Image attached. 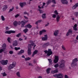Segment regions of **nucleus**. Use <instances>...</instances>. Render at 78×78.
I'll use <instances>...</instances> for the list:
<instances>
[{"label": "nucleus", "instance_id": "obj_1", "mask_svg": "<svg viewBox=\"0 0 78 78\" xmlns=\"http://www.w3.org/2000/svg\"><path fill=\"white\" fill-rule=\"evenodd\" d=\"M76 62H78V59L76 58L73 60V62L71 64L72 67H74L75 66H76Z\"/></svg>", "mask_w": 78, "mask_h": 78}, {"label": "nucleus", "instance_id": "obj_2", "mask_svg": "<svg viewBox=\"0 0 78 78\" xmlns=\"http://www.w3.org/2000/svg\"><path fill=\"white\" fill-rule=\"evenodd\" d=\"M44 51L45 53H47V56H50V55H52L53 53V52H52V51H51V50L50 49H48V51L45 50Z\"/></svg>", "mask_w": 78, "mask_h": 78}, {"label": "nucleus", "instance_id": "obj_3", "mask_svg": "<svg viewBox=\"0 0 78 78\" xmlns=\"http://www.w3.org/2000/svg\"><path fill=\"white\" fill-rule=\"evenodd\" d=\"M16 62H13L12 64L10 65L8 67V69L9 70L12 69H13L14 67H15L16 66Z\"/></svg>", "mask_w": 78, "mask_h": 78}, {"label": "nucleus", "instance_id": "obj_4", "mask_svg": "<svg viewBox=\"0 0 78 78\" xmlns=\"http://www.w3.org/2000/svg\"><path fill=\"white\" fill-rule=\"evenodd\" d=\"M31 44H29L28 45V49L27 50V53L28 55H30L31 54Z\"/></svg>", "mask_w": 78, "mask_h": 78}, {"label": "nucleus", "instance_id": "obj_5", "mask_svg": "<svg viewBox=\"0 0 78 78\" xmlns=\"http://www.w3.org/2000/svg\"><path fill=\"white\" fill-rule=\"evenodd\" d=\"M28 22V20H25L24 21H22L21 22V27L22 28H23L24 27V25H25V23H27V22Z\"/></svg>", "mask_w": 78, "mask_h": 78}, {"label": "nucleus", "instance_id": "obj_6", "mask_svg": "<svg viewBox=\"0 0 78 78\" xmlns=\"http://www.w3.org/2000/svg\"><path fill=\"white\" fill-rule=\"evenodd\" d=\"M58 61H59V57L56 55L55 56L54 62L55 64H56V63L58 62Z\"/></svg>", "mask_w": 78, "mask_h": 78}, {"label": "nucleus", "instance_id": "obj_7", "mask_svg": "<svg viewBox=\"0 0 78 78\" xmlns=\"http://www.w3.org/2000/svg\"><path fill=\"white\" fill-rule=\"evenodd\" d=\"M16 33V31L12 30H7L5 32V34H9L11 33Z\"/></svg>", "mask_w": 78, "mask_h": 78}, {"label": "nucleus", "instance_id": "obj_8", "mask_svg": "<svg viewBox=\"0 0 78 78\" xmlns=\"http://www.w3.org/2000/svg\"><path fill=\"white\" fill-rule=\"evenodd\" d=\"M18 45V42L16 40L14 41H13V43H12V45L13 47H16Z\"/></svg>", "mask_w": 78, "mask_h": 78}, {"label": "nucleus", "instance_id": "obj_9", "mask_svg": "<svg viewBox=\"0 0 78 78\" xmlns=\"http://www.w3.org/2000/svg\"><path fill=\"white\" fill-rule=\"evenodd\" d=\"M1 63L2 65H6L8 64V60H2L1 61Z\"/></svg>", "mask_w": 78, "mask_h": 78}, {"label": "nucleus", "instance_id": "obj_10", "mask_svg": "<svg viewBox=\"0 0 78 78\" xmlns=\"http://www.w3.org/2000/svg\"><path fill=\"white\" fill-rule=\"evenodd\" d=\"M73 31H72V30L70 29H69L68 31L67 32V34H66V36H68L69 35H70V34H72V33Z\"/></svg>", "mask_w": 78, "mask_h": 78}, {"label": "nucleus", "instance_id": "obj_11", "mask_svg": "<svg viewBox=\"0 0 78 78\" xmlns=\"http://www.w3.org/2000/svg\"><path fill=\"white\" fill-rule=\"evenodd\" d=\"M20 5L21 8H23L24 6L26 5V2H20Z\"/></svg>", "mask_w": 78, "mask_h": 78}, {"label": "nucleus", "instance_id": "obj_12", "mask_svg": "<svg viewBox=\"0 0 78 78\" xmlns=\"http://www.w3.org/2000/svg\"><path fill=\"white\" fill-rule=\"evenodd\" d=\"M25 52V51L23 49H21L20 51L18 53V54L19 55H22V53Z\"/></svg>", "mask_w": 78, "mask_h": 78}, {"label": "nucleus", "instance_id": "obj_13", "mask_svg": "<svg viewBox=\"0 0 78 78\" xmlns=\"http://www.w3.org/2000/svg\"><path fill=\"white\" fill-rule=\"evenodd\" d=\"M38 53V51L37 50H35L33 52V54L32 55V57H34V56L35 55H36L37 53Z\"/></svg>", "mask_w": 78, "mask_h": 78}, {"label": "nucleus", "instance_id": "obj_14", "mask_svg": "<svg viewBox=\"0 0 78 78\" xmlns=\"http://www.w3.org/2000/svg\"><path fill=\"white\" fill-rule=\"evenodd\" d=\"M78 6V3H76L74 5L73 7H72V8L73 9H76V8H77Z\"/></svg>", "mask_w": 78, "mask_h": 78}, {"label": "nucleus", "instance_id": "obj_15", "mask_svg": "<svg viewBox=\"0 0 78 78\" xmlns=\"http://www.w3.org/2000/svg\"><path fill=\"white\" fill-rule=\"evenodd\" d=\"M61 1L62 4H64V5L65 4H68V2L67 1V0H61Z\"/></svg>", "mask_w": 78, "mask_h": 78}, {"label": "nucleus", "instance_id": "obj_16", "mask_svg": "<svg viewBox=\"0 0 78 78\" xmlns=\"http://www.w3.org/2000/svg\"><path fill=\"white\" fill-rule=\"evenodd\" d=\"M59 33V31L58 30H55L54 33V35L55 36H57V35Z\"/></svg>", "mask_w": 78, "mask_h": 78}, {"label": "nucleus", "instance_id": "obj_17", "mask_svg": "<svg viewBox=\"0 0 78 78\" xmlns=\"http://www.w3.org/2000/svg\"><path fill=\"white\" fill-rule=\"evenodd\" d=\"M64 66H65L64 64L61 63L59 65V68H61V69H63L64 67Z\"/></svg>", "mask_w": 78, "mask_h": 78}, {"label": "nucleus", "instance_id": "obj_18", "mask_svg": "<svg viewBox=\"0 0 78 78\" xmlns=\"http://www.w3.org/2000/svg\"><path fill=\"white\" fill-rule=\"evenodd\" d=\"M13 25L14 27H17L18 25V22L15 21L13 22Z\"/></svg>", "mask_w": 78, "mask_h": 78}, {"label": "nucleus", "instance_id": "obj_19", "mask_svg": "<svg viewBox=\"0 0 78 78\" xmlns=\"http://www.w3.org/2000/svg\"><path fill=\"white\" fill-rule=\"evenodd\" d=\"M31 27H32V26L30 24H28L25 26V28H31Z\"/></svg>", "mask_w": 78, "mask_h": 78}, {"label": "nucleus", "instance_id": "obj_20", "mask_svg": "<svg viewBox=\"0 0 78 78\" xmlns=\"http://www.w3.org/2000/svg\"><path fill=\"white\" fill-rule=\"evenodd\" d=\"M57 72H58V71L56 69L51 71V73H52V74H54V73H57Z\"/></svg>", "mask_w": 78, "mask_h": 78}, {"label": "nucleus", "instance_id": "obj_21", "mask_svg": "<svg viewBox=\"0 0 78 78\" xmlns=\"http://www.w3.org/2000/svg\"><path fill=\"white\" fill-rule=\"evenodd\" d=\"M51 68H48L46 69V73L48 74L50 73V70H51Z\"/></svg>", "mask_w": 78, "mask_h": 78}, {"label": "nucleus", "instance_id": "obj_22", "mask_svg": "<svg viewBox=\"0 0 78 78\" xmlns=\"http://www.w3.org/2000/svg\"><path fill=\"white\" fill-rule=\"evenodd\" d=\"M2 47L3 50H5L6 47V45L5 44H3L2 46Z\"/></svg>", "mask_w": 78, "mask_h": 78}, {"label": "nucleus", "instance_id": "obj_23", "mask_svg": "<svg viewBox=\"0 0 78 78\" xmlns=\"http://www.w3.org/2000/svg\"><path fill=\"white\" fill-rule=\"evenodd\" d=\"M7 8H8V6H7V5H4L3 6V10H6V9H7Z\"/></svg>", "mask_w": 78, "mask_h": 78}, {"label": "nucleus", "instance_id": "obj_24", "mask_svg": "<svg viewBox=\"0 0 78 78\" xmlns=\"http://www.w3.org/2000/svg\"><path fill=\"white\" fill-rule=\"evenodd\" d=\"M60 17L59 16V15L57 16V17L56 18V20L57 22H59V19H60Z\"/></svg>", "mask_w": 78, "mask_h": 78}, {"label": "nucleus", "instance_id": "obj_25", "mask_svg": "<svg viewBox=\"0 0 78 78\" xmlns=\"http://www.w3.org/2000/svg\"><path fill=\"white\" fill-rule=\"evenodd\" d=\"M51 3V0H48V1L46 2V4L47 5H48L50 4V3Z\"/></svg>", "mask_w": 78, "mask_h": 78}, {"label": "nucleus", "instance_id": "obj_26", "mask_svg": "<svg viewBox=\"0 0 78 78\" xmlns=\"http://www.w3.org/2000/svg\"><path fill=\"white\" fill-rule=\"evenodd\" d=\"M28 29L27 28H25L23 30V32H24V33H27V32H28Z\"/></svg>", "mask_w": 78, "mask_h": 78}, {"label": "nucleus", "instance_id": "obj_27", "mask_svg": "<svg viewBox=\"0 0 78 78\" xmlns=\"http://www.w3.org/2000/svg\"><path fill=\"white\" fill-rule=\"evenodd\" d=\"M42 22V20H38V21H37L35 23V24H36V25L38 24V23H41Z\"/></svg>", "mask_w": 78, "mask_h": 78}, {"label": "nucleus", "instance_id": "obj_28", "mask_svg": "<svg viewBox=\"0 0 78 78\" xmlns=\"http://www.w3.org/2000/svg\"><path fill=\"white\" fill-rule=\"evenodd\" d=\"M48 60L49 61L50 64H51V65H52V64H53V63H52V61H51V59H48Z\"/></svg>", "mask_w": 78, "mask_h": 78}, {"label": "nucleus", "instance_id": "obj_29", "mask_svg": "<svg viewBox=\"0 0 78 78\" xmlns=\"http://www.w3.org/2000/svg\"><path fill=\"white\" fill-rule=\"evenodd\" d=\"M48 39V38H47L46 37H43L42 38V41H47Z\"/></svg>", "mask_w": 78, "mask_h": 78}, {"label": "nucleus", "instance_id": "obj_30", "mask_svg": "<svg viewBox=\"0 0 78 78\" xmlns=\"http://www.w3.org/2000/svg\"><path fill=\"white\" fill-rule=\"evenodd\" d=\"M46 16V14L45 13H44L42 15V17L43 19L46 18V16Z\"/></svg>", "mask_w": 78, "mask_h": 78}, {"label": "nucleus", "instance_id": "obj_31", "mask_svg": "<svg viewBox=\"0 0 78 78\" xmlns=\"http://www.w3.org/2000/svg\"><path fill=\"white\" fill-rule=\"evenodd\" d=\"M1 19L2 20V21H4V20H5V17L3 15L1 16Z\"/></svg>", "mask_w": 78, "mask_h": 78}, {"label": "nucleus", "instance_id": "obj_32", "mask_svg": "<svg viewBox=\"0 0 78 78\" xmlns=\"http://www.w3.org/2000/svg\"><path fill=\"white\" fill-rule=\"evenodd\" d=\"M60 62L61 64H64L65 63V61H64V60L62 59L60 61Z\"/></svg>", "mask_w": 78, "mask_h": 78}, {"label": "nucleus", "instance_id": "obj_33", "mask_svg": "<svg viewBox=\"0 0 78 78\" xmlns=\"http://www.w3.org/2000/svg\"><path fill=\"white\" fill-rule=\"evenodd\" d=\"M15 49V50H16V51H17V50H20V47H15L14 48Z\"/></svg>", "mask_w": 78, "mask_h": 78}, {"label": "nucleus", "instance_id": "obj_34", "mask_svg": "<svg viewBox=\"0 0 78 78\" xmlns=\"http://www.w3.org/2000/svg\"><path fill=\"white\" fill-rule=\"evenodd\" d=\"M2 75H3V76H6L7 75L5 72H4L3 73H2Z\"/></svg>", "mask_w": 78, "mask_h": 78}, {"label": "nucleus", "instance_id": "obj_35", "mask_svg": "<svg viewBox=\"0 0 78 78\" xmlns=\"http://www.w3.org/2000/svg\"><path fill=\"white\" fill-rule=\"evenodd\" d=\"M14 7L12 6V9H10L9 11V12H11V11H12L14 10Z\"/></svg>", "mask_w": 78, "mask_h": 78}, {"label": "nucleus", "instance_id": "obj_36", "mask_svg": "<svg viewBox=\"0 0 78 78\" xmlns=\"http://www.w3.org/2000/svg\"><path fill=\"white\" fill-rule=\"evenodd\" d=\"M58 66L59 64H58V63H57L54 65V67H55V68H57V67H58Z\"/></svg>", "mask_w": 78, "mask_h": 78}, {"label": "nucleus", "instance_id": "obj_37", "mask_svg": "<svg viewBox=\"0 0 78 78\" xmlns=\"http://www.w3.org/2000/svg\"><path fill=\"white\" fill-rule=\"evenodd\" d=\"M30 59H31V58L30 57H27L25 58V60L26 61H30Z\"/></svg>", "mask_w": 78, "mask_h": 78}, {"label": "nucleus", "instance_id": "obj_38", "mask_svg": "<svg viewBox=\"0 0 78 78\" xmlns=\"http://www.w3.org/2000/svg\"><path fill=\"white\" fill-rule=\"evenodd\" d=\"M21 35V33H19L18 34H17L16 36V37H19L20 36V35Z\"/></svg>", "mask_w": 78, "mask_h": 78}, {"label": "nucleus", "instance_id": "obj_39", "mask_svg": "<svg viewBox=\"0 0 78 78\" xmlns=\"http://www.w3.org/2000/svg\"><path fill=\"white\" fill-rule=\"evenodd\" d=\"M16 75L18 77H20V73L19 72H18L16 73Z\"/></svg>", "mask_w": 78, "mask_h": 78}, {"label": "nucleus", "instance_id": "obj_40", "mask_svg": "<svg viewBox=\"0 0 78 78\" xmlns=\"http://www.w3.org/2000/svg\"><path fill=\"white\" fill-rule=\"evenodd\" d=\"M5 51V50L3 49H1L0 50V53H2V52L3 51Z\"/></svg>", "mask_w": 78, "mask_h": 78}, {"label": "nucleus", "instance_id": "obj_41", "mask_svg": "<svg viewBox=\"0 0 78 78\" xmlns=\"http://www.w3.org/2000/svg\"><path fill=\"white\" fill-rule=\"evenodd\" d=\"M51 2H52V3H54V4H56V3L55 0H52V1H51Z\"/></svg>", "mask_w": 78, "mask_h": 78}, {"label": "nucleus", "instance_id": "obj_42", "mask_svg": "<svg viewBox=\"0 0 78 78\" xmlns=\"http://www.w3.org/2000/svg\"><path fill=\"white\" fill-rule=\"evenodd\" d=\"M10 39H11V38H10L9 37H8L7 39V41L9 43H11V41H10Z\"/></svg>", "mask_w": 78, "mask_h": 78}, {"label": "nucleus", "instance_id": "obj_43", "mask_svg": "<svg viewBox=\"0 0 78 78\" xmlns=\"http://www.w3.org/2000/svg\"><path fill=\"white\" fill-rule=\"evenodd\" d=\"M49 43H47L44 44V45H45V46H48L49 45Z\"/></svg>", "mask_w": 78, "mask_h": 78}, {"label": "nucleus", "instance_id": "obj_44", "mask_svg": "<svg viewBox=\"0 0 78 78\" xmlns=\"http://www.w3.org/2000/svg\"><path fill=\"white\" fill-rule=\"evenodd\" d=\"M54 13L55 14H56V15H58V12L57 10H55L54 11Z\"/></svg>", "mask_w": 78, "mask_h": 78}, {"label": "nucleus", "instance_id": "obj_45", "mask_svg": "<svg viewBox=\"0 0 78 78\" xmlns=\"http://www.w3.org/2000/svg\"><path fill=\"white\" fill-rule=\"evenodd\" d=\"M62 48L63 50H66V48H65V47H64V45H62Z\"/></svg>", "mask_w": 78, "mask_h": 78}, {"label": "nucleus", "instance_id": "obj_46", "mask_svg": "<svg viewBox=\"0 0 78 78\" xmlns=\"http://www.w3.org/2000/svg\"><path fill=\"white\" fill-rule=\"evenodd\" d=\"M56 15L55 14H53L52 15V17L53 18H56Z\"/></svg>", "mask_w": 78, "mask_h": 78}, {"label": "nucleus", "instance_id": "obj_47", "mask_svg": "<svg viewBox=\"0 0 78 78\" xmlns=\"http://www.w3.org/2000/svg\"><path fill=\"white\" fill-rule=\"evenodd\" d=\"M73 29L74 31H77V28L75 27H73Z\"/></svg>", "mask_w": 78, "mask_h": 78}, {"label": "nucleus", "instance_id": "obj_48", "mask_svg": "<svg viewBox=\"0 0 78 78\" xmlns=\"http://www.w3.org/2000/svg\"><path fill=\"white\" fill-rule=\"evenodd\" d=\"M9 54H10V55L12 54L13 53V51H9Z\"/></svg>", "mask_w": 78, "mask_h": 78}, {"label": "nucleus", "instance_id": "obj_49", "mask_svg": "<svg viewBox=\"0 0 78 78\" xmlns=\"http://www.w3.org/2000/svg\"><path fill=\"white\" fill-rule=\"evenodd\" d=\"M39 11L40 12V13H43V11L42 10H41V9H39Z\"/></svg>", "mask_w": 78, "mask_h": 78}, {"label": "nucleus", "instance_id": "obj_50", "mask_svg": "<svg viewBox=\"0 0 78 78\" xmlns=\"http://www.w3.org/2000/svg\"><path fill=\"white\" fill-rule=\"evenodd\" d=\"M19 16V14H17L16 15H15V17H16V18H17V17H18Z\"/></svg>", "mask_w": 78, "mask_h": 78}, {"label": "nucleus", "instance_id": "obj_51", "mask_svg": "<svg viewBox=\"0 0 78 78\" xmlns=\"http://www.w3.org/2000/svg\"><path fill=\"white\" fill-rule=\"evenodd\" d=\"M24 14H27V15H29V14L26 12H24Z\"/></svg>", "mask_w": 78, "mask_h": 78}, {"label": "nucleus", "instance_id": "obj_52", "mask_svg": "<svg viewBox=\"0 0 78 78\" xmlns=\"http://www.w3.org/2000/svg\"><path fill=\"white\" fill-rule=\"evenodd\" d=\"M18 41H23V39H22V38H20L19 39Z\"/></svg>", "mask_w": 78, "mask_h": 78}, {"label": "nucleus", "instance_id": "obj_53", "mask_svg": "<svg viewBox=\"0 0 78 78\" xmlns=\"http://www.w3.org/2000/svg\"><path fill=\"white\" fill-rule=\"evenodd\" d=\"M42 33H43L42 32V31L41 30V31H40V35H41V34H42Z\"/></svg>", "mask_w": 78, "mask_h": 78}, {"label": "nucleus", "instance_id": "obj_54", "mask_svg": "<svg viewBox=\"0 0 78 78\" xmlns=\"http://www.w3.org/2000/svg\"><path fill=\"white\" fill-rule=\"evenodd\" d=\"M65 78H69V76H67V75H65Z\"/></svg>", "mask_w": 78, "mask_h": 78}, {"label": "nucleus", "instance_id": "obj_55", "mask_svg": "<svg viewBox=\"0 0 78 78\" xmlns=\"http://www.w3.org/2000/svg\"><path fill=\"white\" fill-rule=\"evenodd\" d=\"M41 31H42V32H43V33H44L45 32H46V30H43Z\"/></svg>", "mask_w": 78, "mask_h": 78}, {"label": "nucleus", "instance_id": "obj_56", "mask_svg": "<svg viewBox=\"0 0 78 78\" xmlns=\"http://www.w3.org/2000/svg\"><path fill=\"white\" fill-rule=\"evenodd\" d=\"M24 17L25 19H26L27 20H28V17H27L26 16H24Z\"/></svg>", "mask_w": 78, "mask_h": 78}, {"label": "nucleus", "instance_id": "obj_57", "mask_svg": "<svg viewBox=\"0 0 78 78\" xmlns=\"http://www.w3.org/2000/svg\"><path fill=\"white\" fill-rule=\"evenodd\" d=\"M29 66H33V64L31 63H29Z\"/></svg>", "mask_w": 78, "mask_h": 78}, {"label": "nucleus", "instance_id": "obj_58", "mask_svg": "<svg viewBox=\"0 0 78 78\" xmlns=\"http://www.w3.org/2000/svg\"><path fill=\"white\" fill-rule=\"evenodd\" d=\"M21 23V22H20V21H18V24L20 25V24Z\"/></svg>", "mask_w": 78, "mask_h": 78}, {"label": "nucleus", "instance_id": "obj_59", "mask_svg": "<svg viewBox=\"0 0 78 78\" xmlns=\"http://www.w3.org/2000/svg\"><path fill=\"white\" fill-rule=\"evenodd\" d=\"M44 37H46L47 39H48V37H47V34H45L44 35Z\"/></svg>", "mask_w": 78, "mask_h": 78}, {"label": "nucleus", "instance_id": "obj_60", "mask_svg": "<svg viewBox=\"0 0 78 78\" xmlns=\"http://www.w3.org/2000/svg\"><path fill=\"white\" fill-rule=\"evenodd\" d=\"M73 27H75L76 28V27H77V24H75Z\"/></svg>", "mask_w": 78, "mask_h": 78}, {"label": "nucleus", "instance_id": "obj_61", "mask_svg": "<svg viewBox=\"0 0 78 78\" xmlns=\"http://www.w3.org/2000/svg\"><path fill=\"white\" fill-rule=\"evenodd\" d=\"M48 25H49V23H48L47 24H46L45 25V26L46 27H48Z\"/></svg>", "mask_w": 78, "mask_h": 78}, {"label": "nucleus", "instance_id": "obj_62", "mask_svg": "<svg viewBox=\"0 0 78 78\" xmlns=\"http://www.w3.org/2000/svg\"><path fill=\"white\" fill-rule=\"evenodd\" d=\"M31 45H32V46H33L34 45V43L33 42L31 43Z\"/></svg>", "mask_w": 78, "mask_h": 78}, {"label": "nucleus", "instance_id": "obj_63", "mask_svg": "<svg viewBox=\"0 0 78 78\" xmlns=\"http://www.w3.org/2000/svg\"><path fill=\"white\" fill-rule=\"evenodd\" d=\"M5 28L6 29V30H9V27H6Z\"/></svg>", "mask_w": 78, "mask_h": 78}, {"label": "nucleus", "instance_id": "obj_64", "mask_svg": "<svg viewBox=\"0 0 78 78\" xmlns=\"http://www.w3.org/2000/svg\"><path fill=\"white\" fill-rule=\"evenodd\" d=\"M29 42L30 43H31V44H32V43H33V41L30 40V41Z\"/></svg>", "mask_w": 78, "mask_h": 78}]
</instances>
